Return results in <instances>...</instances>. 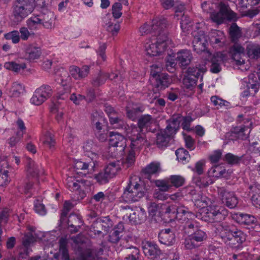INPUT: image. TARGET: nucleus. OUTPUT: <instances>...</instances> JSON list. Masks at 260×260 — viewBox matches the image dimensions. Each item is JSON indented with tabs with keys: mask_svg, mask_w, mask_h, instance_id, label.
<instances>
[{
	"mask_svg": "<svg viewBox=\"0 0 260 260\" xmlns=\"http://www.w3.org/2000/svg\"><path fill=\"white\" fill-rule=\"evenodd\" d=\"M69 72L70 76L74 79L81 80L89 74V67L85 65L80 68L76 66H71L69 67Z\"/></svg>",
	"mask_w": 260,
	"mask_h": 260,
	"instance_id": "f3484780",
	"label": "nucleus"
},
{
	"mask_svg": "<svg viewBox=\"0 0 260 260\" xmlns=\"http://www.w3.org/2000/svg\"><path fill=\"white\" fill-rule=\"evenodd\" d=\"M59 253L62 260H70V257L67 248L68 241L66 239L61 238L59 240Z\"/></svg>",
	"mask_w": 260,
	"mask_h": 260,
	"instance_id": "72a5a7b5",
	"label": "nucleus"
},
{
	"mask_svg": "<svg viewBox=\"0 0 260 260\" xmlns=\"http://www.w3.org/2000/svg\"><path fill=\"white\" fill-rule=\"evenodd\" d=\"M68 224L69 227L73 228L71 230L76 233L82 224L81 216L75 214H71L68 218Z\"/></svg>",
	"mask_w": 260,
	"mask_h": 260,
	"instance_id": "cd10ccee",
	"label": "nucleus"
},
{
	"mask_svg": "<svg viewBox=\"0 0 260 260\" xmlns=\"http://www.w3.org/2000/svg\"><path fill=\"white\" fill-rule=\"evenodd\" d=\"M260 4V0H240L239 3L240 6L244 9Z\"/></svg>",
	"mask_w": 260,
	"mask_h": 260,
	"instance_id": "680f3d73",
	"label": "nucleus"
},
{
	"mask_svg": "<svg viewBox=\"0 0 260 260\" xmlns=\"http://www.w3.org/2000/svg\"><path fill=\"white\" fill-rule=\"evenodd\" d=\"M171 183L175 187H179L183 185L184 182V179L178 175L172 176L170 178Z\"/></svg>",
	"mask_w": 260,
	"mask_h": 260,
	"instance_id": "774afa93",
	"label": "nucleus"
},
{
	"mask_svg": "<svg viewBox=\"0 0 260 260\" xmlns=\"http://www.w3.org/2000/svg\"><path fill=\"white\" fill-rule=\"evenodd\" d=\"M42 54L40 47L34 44H29L25 48V58L31 61L40 58Z\"/></svg>",
	"mask_w": 260,
	"mask_h": 260,
	"instance_id": "6ab92c4d",
	"label": "nucleus"
},
{
	"mask_svg": "<svg viewBox=\"0 0 260 260\" xmlns=\"http://www.w3.org/2000/svg\"><path fill=\"white\" fill-rule=\"evenodd\" d=\"M27 172L29 175L32 177H37L40 174H43L41 166L36 164L34 160L28 159L27 164Z\"/></svg>",
	"mask_w": 260,
	"mask_h": 260,
	"instance_id": "393cba45",
	"label": "nucleus"
},
{
	"mask_svg": "<svg viewBox=\"0 0 260 260\" xmlns=\"http://www.w3.org/2000/svg\"><path fill=\"white\" fill-rule=\"evenodd\" d=\"M232 236L241 244L245 241V235L240 230L232 231Z\"/></svg>",
	"mask_w": 260,
	"mask_h": 260,
	"instance_id": "0e129e2a",
	"label": "nucleus"
},
{
	"mask_svg": "<svg viewBox=\"0 0 260 260\" xmlns=\"http://www.w3.org/2000/svg\"><path fill=\"white\" fill-rule=\"evenodd\" d=\"M143 250L146 256L156 258L161 254V250L158 246L153 242L147 241L143 244Z\"/></svg>",
	"mask_w": 260,
	"mask_h": 260,
	"instance_id": "aec40b11",
	"label": "nucleus"
},
{
	"mask_svg": "<svg viewBox=\"0 0 260 260\" xmlns=\"http://www.w3.org/2000/svg\"><path fill=\"white\" fill-rule=\"evenodd\" d=\"M110 123L115 128H123L125 127V123L120 117H110Z\"/></svg>",
	"mask_w": 260,
	"mask_h": 260,
	"instance_id": "864d4df0",
	"label": "nucleus"
},
{
	"mask_svg": "<svg viewBox=\"0 0 260 260\" xmlns=\"http://www.w3.org/2000/svg\"><path fill=\"white\" fill-rule=\"evenodd\" d=\"M151 76L150 81L158 90L165 89L168 86L170 79L168 74L151 71Z\"/></svg>",
	"mask_w": 260,
	"mask_h": 260,
	"instance_id": "ddd939ff",
	"label": "nucleus"
},
{
	"mask_svg": "<svg viewBox=\"0 0 260 260\" xmlns=\"http://www.w3.org/2000/svg\"><path fill=\"white\" fill-rule=\"evenodd\" d=\"M153 122V119L149 115H144L142 116L138 120V126L134 127L140 128L141 131H144V128H147L150 126Z\"/></svg>",
	"mask_w": 260,
	"mask_h": 260,
	"instance_id": "f704fd0d",
	"label": "nucleus"
},
{
	"mask_svg": "<svg viewBox=\"0 0 260 260\" xmlns=\"http://www.w3.org/2000/svg\"><path fill=\"white\" fill-rule=\"evenodd\" d=\"M109 150L113 152L114 156H121L126 146V139L121 134L113 132L109 133Z\"/></svg>",
	"mask_w": 260,
	"mask_h": 260,
	"instance_id": "0eeeda50",
	"label": "nucleus"
},
{
	"mask_svg": "<svg viewBox=\"0 0 260 260\" xmlns=\"http://www.w3.org/2000/svg\"><path fill=\"white\" fill-rule=\"evenodd\" d=\"M191 35L193 37L192 46L194 51L198 54L207 52L210 55L211 54L207 50L208 45L207 37L204 32L201 29L194 30L192 32Z\"/></svg>",
	"mask_w": 260,
	"mask_h": 260,
	"instance_id": "1a4fd4ad",
	"label": "nucleus"
},
{
	"mask_svg": "<svg viewBox=\"0 0 260 260\" xmlns=\"http://www.w3.org/2000/svg\"><path fill=\"white\" fill-rule=\"evenodd\" d=\"M181 122V116L180 114L173 115L172 117L167 120L168 125L164 129L168 135L175 134L179 129V124Z\"/></svg>",
	"mask_w": 260,
	"mask_h": 260,
	"instance_id": "a211bd4d",
	"label": "nucleus"
},
{
	"mask_svg": "<svg viewBox=\"0 0 260 260\" xmlns=\"http://www.w3.org/2000/svg\"><path fill=\"white\" fill-rule=\"evenodd\" d=\"M125 260H140V251L135 246H130L125 248Z\"/></svg>",
	"mask_w": 260,
	"mask_h": 260,
	"instance_id": "c756f323",
	"label": "nucleus"
},
{
	"mask_svg": "<svg viewBox=\"0 0 260 260\" xmlns=\"http://www.w3.org/2000/svg\"><path fill=\"white\" fill-rule=\"evenodd\" d=\"M176 60L181 67H186L189 65L192 58V54L190 51L182 50L176 54Z\"/></svg>",
	"mask_w": 260,
	"mask_h": 260,
	"instance_id": "4be33fe9",
	"label": "nucleus"
},
{
	"mask_svg": "<svg viewBox=\"0 0 260 260\" xmlns=\"http://www.w3.org/2000/svg\"><path fill=\"white\" fill-rule=\"evenodd\" d=\"M190 236L192 237V239L198 242H202L207 238L206 233L204 231L201 230L200 227L193 232L190 235Z\"/></svg>",
	"mask_w": 260,
	"mask_h": 260,
	"instance_id": "c03bdc74",
	"label": "nucleus"
},
{
	"mask_svg": "<svg viewBox=\"0 0 260 260\" xmlns=\"http://www.w3.org/2000/svg\"><path fill=\"white\" fill-rule=\"evenodd\" d=\"M172 135H168L165 130L161 131L158 133L156 137V144L158 147L162 148L166 147L169 142Z\"/></svg>",
	"mask_w": 260,
	"mask_h": 260,
	"instance_id": "473e14b6",
	"label": "nucleus"
},
{
	"mask_svg": "<svg viewBox=\"0 0 260 260\" xmlns=\"http://www.w3.org/2000/svg\"><path fill=\"white\" fill-rule=\"evenodd\" d=\"M146 218V212L142 208L134 211L129 215V221L135 224H140L144 222Z\"/></svg>",
	"mask_w": 260,
	"mask_h": 260,
	"instance_id": "b1692460",
	"label": "nucleus"
},
{
	"mask_svg": "<svg viewBox=\"0 0 260 260\" xmlns=\"http://www.w3.org/2000/svg\"><path fill=\"white\" fill-rule=\"evenodd\" d=\"M230 34L232 40L234 41L241 37L240 28L236 23H233L230 27Z\"/></svg>",
	"mask_w": 260,
	"mask_h": 260,
	"instance_id": "3c124183",
	"label": "nucleus"
},
{
	"mask_svg": "<svg viewBox=\"0 0 260 260\" xmlns=\"http://www.w3.org/2000/svg\"><path fill=\"white\" fill-rule=\"evenodd\" d=\"M137 180V177L130 178L129 183L124 191V194L134 193L136 194H141L144 195L149 193V189L146 187V185L141 182L139 179L140 183L135 181Z\"/></svg>",
	"mask_w": 260,
	"mask_h": 260,
	"instance_id": "f8f14e48",
	"label": "nucleus"
},
{
	"mask_svg": "<svg viewBox=\"0 0 260 260\" xmlns=\"http://www.w3.org/2000/svg\"><path fill=\"white\" fill-rule=\"evenodd\" d=\"M27 25L30 29H36L38 25H42L39 15L33 16L28 19L26 21Z\"/></svg>",
	"mask_w": 260,
	"mask_h": 260,
	"instance_id": "a18cd8bd",
	"label": "nucleus"
},
{
	"mask_svg": "<svg viewBox=\"0 0 260 260\" xmlns=\"http://www.w3.org/2000/svg\"><path fill=\"white\" fill-rule=\"evenodd\" d=\"M208 173L210 177L215 178L226 177L228 174L225 169L219 165L212 167L208 171Z\"/></svg>",
	"mask_w": 260,
	"mask_h": 260,
	"instance_id": "2f4dec72",
	"label": "nucleus"
},
{
	"mask_svg": "<svg viewBox=\"0 0 260 260\" xmlns=\"http://www.w3.org/2000/svg\"><path fill=\"white\" fill-rule=\"evenodd\" d=\"M236 216L237 221L241 224L250 225L256 221L254 216L246 213H237Z\"/></svg>",
	"mask_w": 260,
	"mask_h": 260,
	"instance_id": "7c9ffc66",
	"label": "nucleus"
},
{
	"mask_svg": "<svg viewBox=\"0 0 260 260\" xmlns=\"http://www.w3.org/2000/svg\"><path fill=\"white\" fill-rule=\"evenodd\" d=\"M155 185L161 191H166L169 190L171 185L169 184V182L165 180H157L155 181Z\"/></svg>",
	"mask_w": 260,
	"mask_h": 260,
	"instance_id": "69168bd1",
	"label": "nucleus"
},
{
	"mask_svg": "<svg viewBox=\"0 0 260 260\" xmlns=\"http://www.w3.org/2000/svg\"><path fill=\"white\" fill-rule=\"evenodd\" d=\"M160 170V163L152 162L143 170V172L147 174H154Z\"/></svg>",
	"mask_w": 260,
	"mask_h": 260,
	"instance_id": "37998d69",
	"label": "nucleus"
},
{
	"mask_svg": "<svg viewBox=\"0 0 260 260\" xmlns=\"http://www.w3.org/2000/svg\"><path fill=\"white\" fill-rule=\"evenodd\" d=\"M176 155L178 160H186L189 157L188 152L184 148H181L178 149L175 152Z\"/></svg>",
	"mask_w": 260,
	"mask_h": 260,
	"instance_id": "052dcab7",
	"label": "nucleus"
},
{
	"mask_svg": "<svg viewBox=\"0 0 260 260\" xmlns=\"http://www.w3.org/2000/svg\"><path fill=\"white\" fill-rule=\"evenodd\" d=\"M67 185L71 191L78 190L81 187L79 181L72 177H69L67 178Z\"/></svg>",
	"mask_w": 260,
	"mask_h": 260,
	"instance_id": "8fccbe9b",
	"label": "nucleus"
},
{
	"mask_svg": "<svg viewBox=\"0 0 260 260\" xmlns=\"http://www.w3.org/2000/svg\"><path fill=\"white\" fill-rule=\"evenodd\" d=\"M166 68L168 71L173 73L175 71L176 66V60L175 55L168 54L165 59Z\"/></svg>",
	"mask_w": 260,
	"mask_h": 260,
	"instance_id": "c9c22d12",
	"label": "nucleus"
},
{
	"mask_svg": "<svg viewBox=\"0 0 260 260\" xmlns=\"http://www.w3.org/2000/svg\"><path fill=\"white\" fill-rule=\"evenodd\" d=\"M35 7V0H16L13 6L12 17L15 23L21 22L31 14Z\"/></svg>",
	"mask_w": 260,
	"mask_h": 260,
	"instance_id": "f03ea898",
	"label": "nucleus"
},
{
	"mask_svg": "<svg viewBox=\"0 0 260 260\" xmlns=\"http://www.w3.org/2000/svg\"><path fill=\"white\" fill-rule=\"evenodd\" d=\"M124 227L123 224L119 223L110 233L108 240L111 243H117L122 236Z\"/></svg>",
	"mask_w": 260,
	"mask_h": 260,
	"instance_id": "c85d7f7f",
	"label": "nucleus"
},
{
	"mask_svg": "<svg viewBox=\"0 0 260 260\" xmlns=\"http://www.w3.org/2000/svg\"><path fill=\"white\" fill-rule=\"evenodd\" d=\"M196 215L187 210L184 206L177 209V218L180 220L183 230L188 234H191L199 228V223L196 220Z\"/></svg>",
	"mask_w": 260,
	"mask_h": 260,
	"instance_id": "7ed1b4c3",
	"label": "nucleus"
},
{
	"mask_svg": "<svg viewBox=\"0 0 260 260\" xmlns=\"http://www.w3.org/2000/svg\"><path fill=\"white\" fill-rule=\"evenodd\" d=\"M246 54L250 59H257L260 58V45L249 43L246 48Z\"/></svg>",
	"mask_w": 260,
	"mask_h": 260,
	"instance_id": "bb28decb",
	"label": "nucleus"
},
{
	"mask_svg": "<svg viewBox=\"0 0 260 260\" xmlns=\"http://www.w3.org/2000/svg\"><path fill=\"white\" fill-rule=\"evenodd\" d=\"M219 12L213 11L210 13V18L218 24H221L225 19H233L236 17V14L232 11L229 5L223 2H220L218 6Z\"/></svg>",
	"mask_w": 260,
	"mask_h": 260,
	"instance_id": "6e6552de",
	"label": "nucleus"
},
{
	"mask_svg": "<svg viewBox=\"0 0 260 260\" xmlns=\"http://www.w3.org/2000/svg\"><path fill=\"white\" fill-rule=\"evenodd\" d=\"M221 199L222 204L230 209L236 207L238 203V199L236 196H221Z\"/></svg>",
	"mask_w": 260,
	"mask_h": 260,
	"instance_id": "e433bc0d",
	"label": "nucleus"
},
{
	"mask_svg": "<svg viewBox=\"0 0 260 260\" xmlns=\"http://www.w3.org/2000/svg\"><path fill=\"white\" fill-rule=\"evenodd\" d=\"M212 204V200L207 196H201L200 199L195 200L194 205L198 208H204L206 206H209Z\"/></svg>",
	"mask_w": 260,
	"mask_h": 260,
	"instance_id": "58836bf2",
	"label": "nucleus"
},
{
	"mask_svg": "<svg viewBox=\"0 0 260 260\" xmlns=\"http://www.w3.org/2000/svg\"><path fill=\"white\" fill-rule=\"evenodd\" d=\"M36 91H38L46 100L50 97L52 93V88L48 85H43L37 88Z\"/></svg>",
	"mask_w": 260,
	"mask_h": 260,
	"instance_id": "de8ad7c7",
	"label": "nucleus"
},
{
	"mask_svg": "<svg viewBox=\"0 0 260 260\" xmlns=\"http://www.w3.org/2000/svg\"><path fill=\"white\" fill-rule=\"evenodd\" d=\"M159 242L164 245L170 246L175 241V236L174 233L170 229L161 231L158 234Z\"/></svg>",
	"mask_w": 260,
	"mask_h": 260,
	"instance_id": "412c9836",
	"label": "nucleus"
},
{
	"mask_svg": "<svg viewBox=\"0 0 260 260\" xmlns=\"http://www.w3.org/2000/svg\"><path fill=\"white\" fill-rule=\"evenodd\" d=\"M229 53L232 58L237 65H241L245 63L243 58L244 56V48L238 43L234 44L229 50Z\"/></svg>",
	"mask_w": 260,
	"mask_h": 260,
	"instance_id": "4468645a",
	"label": "nucleus"
},
{
	"mask_svg": "<svg viewBox=\"0 0 260 260\" xmlns=\"http://www.w3.org/2000/svg\"><path fill=\"white\" fill-rule=\"evenodd\" d=\"M122 9V4L121 3H115L112 8V13L113 17L118 19L120 18L122 15L121 10Z\"/></svg>",
	"mask_w": 260,
	"mask_h": 260,
	"instance_id": "bf43d9fd",
	"label": "nucleus"
},
{
	"mask_svg": "<svg viewBox=\"0 0 260 260\" xmlns=\"http://www.w3.org/2000/svg\"><path fill=\"white\" fill-rule=\"evenodd\" d=\"M127 138L131 141V149L139 150L144 146H149L145 132L141 131L140 128L132 127L127 132Z\"/></svg>",
	"mask_w": 260,
	"mask_h": 260,
	"instance_id": "423d86ee",
	"label": "nucleus"
},
{
	"mask_svg": "<svg viewBox=\"0 0 260 260\" xmlns=\"http://www.w3.org/2000/svg\"><path fill=\"white\" fill-rule=\"evenodd\" d=\"M4 66L6 69L16 73H19L21 70L25 69L26 67L25 63L18 64L13 61L6 62Z\"/></svg>",
	"mask_w": 260,
	"mask_h": 260,
	"instance_id": "a19ab883",
	"label": "nucleus"
},
{
	"mask_svg": "<svg viewBox=\"0 0 260 260\" xmlns=\"http://www.w3.org/2000/svg\"><path fill=\"white\" fill-rule=\"evenodd\" d=\"M43 144L50 149L54 148L55 144L53 135L50 133H47L45 136Z\"/></svg>",
	"mask_w": 260,
	"mask_h": 260,
	"instance_id": "4d7b16f0",
	"label": "nucleus"
},
{
	"mask_svg": "<svg viewBox=\"0 0 260 260\" xmlns=\"http://www.w3.org/2000/svg\"><path fill=\"white\" fill-rule=\"evenodd\" d=\"M35 241V239L32 234L28 233L24 235L22 240V244L25 248H28V247L30 246Z\"/></svg>",
	"mask_w": 260,
	"mask_h": 260,
	"instance_id": "e2e57ef3",
	"label": "nucleus"
},
{
	"mask_svg": "<svg viewBox=\"0 0 260 260\" xmlns=\"http://www.w3.org/2000/svg\"><path fill=\"white\" fill-rule=\"evenodd\" d=\"M95 167V163L94 161H90L88 163L83 162L82 161H76L74 165V169L77 174H82V171H84L85 174V171L92 172L94 171Z\"/></svg>",
	"mask_w": 260,
	"mask_h": 260,
	"instance_id": "5701e85b",
	"label": "nucleus"
},
{
	"mask_svg": "<svg viewBox=\"0 0 260 260\" xmlns=\"http://www.w3.org/2000/svg\"><path fill=\"white\" fill-rule=\"evenodd\" d=\"M241 157L228 153L225 155L223 160L229 165H234L238 164L241 160Z\"/></svg>",
	"mask_w": 260,
	"mask_h": 260,
	"instance_id": "603ef678",
	"label": "nucleus"
},
{
	"mask_svg": "<svg viewBox=\"0 0 260 260\" xmlns=\"http://www.w3.org/2000/svg\"><path fill=\"white\" fill-rule=\"evenodd\" d=\"M169 26V23L164 18L155 19L152 20L151 24H144L140 27L139 31L142 36L149 34H153L152 38L156 37L159 33L166 32L165 28Z\"/></svg>",
	"mask_w": 260,
	"mask_h": 260,
	"instance_id": "20e7f679",
	"label": "nucleus"
},
{
	"mask_svg": "<svg viewBox=\"0 0 260 260\" xmlns=\"http://www.w3.org/2000/svg\"><path fill=\"white\" fill-rule=\"evenodd\" d=\"M97 147L96 145L91 140H87L83 146V149L85 152H91L92 154H95Z\"/></svg>",
	"mask_w": 260,
	"mask_h": 260,
	"instance_id": "5fc2aeb1",
	"label": "nucleus"
},
{
	"mask_svg": "<svg viewBox=\"0 0 260 260\" xmlns=\"http://www.w3.org/2000/svg\"><path fill=\"white\" fill-rule=\"evenodd\" d=\"M168 42L169 39L167 32L159 33L157 36L148 40L145 46L147 55L149 56L160 55L166 49Z\"/></svg>",
	"mask_w": 260,
	"mask_h": 260,
	"instance_id": "f257e3e1",
	"label": "nucleus"
},
{
	"mask_svg": "<svg viewBox=\"0 0 260 260\" xmlns=\"http://www.w3.org/2000/svg\"><path fill=\"white\" fill-rule=\"evenodd\" d=\"M95 178L100 184H105L108 182L111 178L104 170V171L101 172L96 175Z\"/></svg>",
	"mask_w": 260,
	"mask_h": 260,
	"instance_id": "6e6d98bb",
	"label": "nucleus"
},
{
	"mask_svg": "<svg viewBox=\"0 0 260 260\" xmlns=\"http://www.w3.org/2000/svg\"><path fill=\"white\" fill-rule=\"evenodd\" d=\"M107 79V73L100 72L97 77L93 78L92 83L94 86H99L103 84Z\"/></svg>",
	"mask_w": 260,
	"mask_h": 260,
	"instance_id": "09e8293b",
	"label": "nucleus"
},
{
	"mask_svg": "<svg viewBox=\"0 0 260 260\" xmlns=\"http://www.w3.org/2000/svg\"><path fill=\"white\" fill-rule=\"evenodd\" d=\"M228 215V211L222 207L210 205L206 213L205 220L209 222H220Z\"/></svg>",
	"mask_w": 260,
	"mask_h": 260,
	"instance_id": "9d476101",
	"label": "nucleus"
},
{
	"mask_svg": "<svg viewBox=\"0 0 260 260\" xmlns=\"http://www.w3.org/2000/svg\"><path fill=\"white\" fill-rule=\"evenodd\" d=\"M216 232L227 246L234 248H238L241 245L232 236V231L228 226L220 224L216 228Z\"/></svg>",
	"mask_w": 260,
	"mask_h": 260,
	"instance_id": "9b49d317",
	"label": "nucleus"
},
{
	"mask_svg": "<svg viewBox=\"0 0 260 260\" xmlns=\"http://www.w3.org/2000/svg\"><path fill=\"white\" fill-rule=\"evenodd\" d=\"M22 134L16 133L15 136L11 137L8 140V143L11 147H14L16 146L17 144L23 138Z\"/></svg>",
	"mask_w": 260,
	"mask_h": 260,
	"instance_id": "338daca9",
	"label": "nucleus"
},
{
	"mask_svg": "<svg viewBox=\"0 0 260 260\" xmlns=\"http://www.w3.org/2000/svg\"><path fill=\"white\" fill-rule=\"evenodd\" d=\"M211 101L215 106H219L220 108L224 107L225 109L231 107V104L229 102L223 100L217 96H212L211 98Z\"/></svg>",
	"mask_w": 260,
	"mask_h": 260,
	"instance_id": "49530a36",
	"label": "nucleus"
},
{
	"mask_svg": "<svg viewBox=\"0 0 260 260\" xmlns=\"http://www.w3.org/2000/svg\"><path fill=\"white\" fill-rule=\"evenodd\" d=\"M251 122H250L249 125L241 124L239 126H237L233 128L231 133H227L226 137L230 138V137L234 135L238 139L241 140L246 139L249 136L250 132V126Z\"/></svg>",
	"mask_w": 260,
	"mask_h": 260,
	"instance_id": "dca6fc26",
	"label": "nucleus"
},
{
	"mask_svg": "<svg viewBox=\"0 0 260 260\" xmlns=\"http://www.w3.org/2000/svg\"><path fill=\"white\" fill-rule=\"evenodd\" d=\"M46 100L42 96L38 91H35L32 98L30 99V102L35 105H40Z\"/></svg>",
	"mask_w": 260,
	"mask_h": 260,
	"instance_id": "13d9d810",
	"label": "nucleus"
},
{
	"mask_svg": "<svg viewBox=\"0 0 260 260\" xmlns=\"http://www.w3.org/2000/svg\"><path fill=\"white\" fill-rule=\"evenodd\" d=\"M61 84L63 87L64 92H60L57 96V100H66L68 99L69 93L71 89V79L68 76L66 79H61Z\"/></svg>",
	"mask_w": 260,
	"mask_h": 260,
	"instance_id": "a878e982",
	"label": "nucleus"
},
{
	"mask_svg": "<svg viewBox=\"0 0 260 260\" xmlns=\"http://www.w3.org/2000/svg\"><path fill=\"white\" fill-rule=\"evenodd\" d=\"M24 91V87L20 83L14 82L13 83L10 90L11 96L13 97H19L21 93Z\"/></svg>",
	"mask_w": 260,
	"mask_h": 260,
	"instance_id": "79ce46f5",
	"label": "nucleus"
},
{
	"mask_svg": "<svg viewBox=\"0 0 260 260\" xmlns=\"http://www.w3.org/2000/svg\"><path fill=\"white\" fill-rule=\"evenodd\" d=\"M135 150L131 149L126 158L122 162L123 168H128L132 166L135 161Z\"/></svg>",
	"mask_w": 260,
	"mask_h": 260,
	"instance_id": "ea45409f",
	"label": "nucleus"
},
{
	"mask_svg": "<svg viewBox=\"0 0 260 260\" xmlns=\"http://www.w3.org/2000/svg\"><path fill=\"white\" fill-rule=\"evenodd\" d=\"M38 15L42 26L47 29L54 27L55 17L52 12L47 9L42 8Z\"/></svg>",
	"mask_w": 260,
	"mask_h": 260,
	"instance_id": "2eb2a0df",
	"label": "nucleus"
},
{
	"mask_svg": "<svg viewBox=\"0 0 260 260\" xmlns=\"http://www.w3.org/2000/svg\"><path fill=\"white\" fill-rule=\"evenodd\" d=\"M107 173L112 178L120 170V165L119 162H112L109 163L104 169Z\"/></svg>",
	"mask_w": 260,
	"mask_h": 260,
	"instance_id": "4c0bfd02",
	"label": "nucleus"
},
{
	"mask_svg": "<svg viewBox=\"0 0 260 260\" xmlns=\"http://www.w3.org/2000/svg\"><path fill=\"white\" fill-rule=\"evenodd\" d=\"M207 71L205 63L199 64L196 67H189L187 69V75L183 78V83L184 87L188 89L192 90L197 84V79L201 77Z\"/></svg>",
	"mask_w": 260,
	"mask_h": 260,
	"instance_id": "39448f33",
	"label": "nucleus"
}]
</instances>
